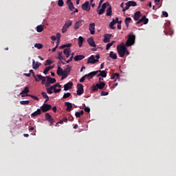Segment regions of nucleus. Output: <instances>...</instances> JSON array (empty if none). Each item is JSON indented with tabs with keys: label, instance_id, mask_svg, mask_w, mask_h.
I'll list each match as a JSON object with an SVG mask.
<instances>
[{
	"label": "nucleus",
	"instance_id": "1",
	"mask_svg": "<svg viewBox=\"0 0 176 176\" xmlns=\"http://www.w3.org/2000/svg\"><path fill=\"white\" fill-rule=\"evenodd\" d=\"M135 41V36L133 34H129L125 44L124 43H121L117 46V52L120 57L123 58L124 56H129V54H130V52H129V50H127V47H126V46H133V45H134Z\"/></svg>",
	"mask_w": 176,
	"mask_h": 176
},
{
	"label": "nucleus",
	"instance_id": "2",
	"mask_svg": "<svg viewBox=\"0 0 176 176\" xmlns=\"http://www.w3.org/2000/svg\"><path fill=\"white\" fill-rule=\"evenodd\" d=\"M98 60H100V54L92 55L88 58L87 63L96 64V63H98Z\"/></svg>",
	"mask_w": 176,
	"mask_h": 176
},
{
	"label": "nucleus",
	"instance_id": "3",
	"mask_svg": "<svg viewBox=\"0 0 176 176\" xmlns=\"http://www.w3.org/2000/svg\"><path fill=\"white\" fill-rule=\"evenodd\" d=\"M56 74L59 76H62L61 80H64V79H65V78H67L68 77V74L67 73H65L64 70H63V69L60 67H58L57 68Z\"/></svg>",
	"mask_w": 176,
	"mask_h": 176
},
{
	"label": "nucleus",
	"instance_id": "4",
	"mask_svg": "<svg viewBox=\"0 0 176 176\" xmlns=\"http://www.w3.org/2000/svg\"><path fill=\"white\" fill-rule=\"evenodd\" d=\"M108 6H109V3L108 2L104 3L102 7L100 6H100H98V10H96L98 14H102L105 12V9H107Z\"/></svg>",
	"mask_w": 176,
	"mask_h": 176
},
{
	"label": "nucleus",
	"instance_id": "5",
	"mask_svg": "<svg viewBox=\"0 0 176 176\" xmlns=\"http://www.w3.org/2000/svg\"><path fill=\"white\" fill-rule=\"evenodd\" d=\"M71 25H72V21H67L62 28L63 34H65V32L68 30V28H69V27H71Z\"/></svg>",
	"mask_w": 176,
	"mask_h": 176
},
{
	"label": "nucleus",
	"instance_id": "6",
	"mask_svg": "<svg viewBox=\"0 0 176 176\" xmlns=\"http://www.w3.org/2000/svg\"><path fill=\"white\" fill-rule=\"evenodd\" d=\"M111 79H115L114 80V85L113 86L115 87H118V82H116L117 81H120V74L119 73H115L113 74V75L111 76Z\"/></svg>",
	"mask_w": 176,
	"mask_h": 176
},
{
	"label": "nucleus",
	"instance_id": "7",
	"mask_svg": "<svg viewBox=\"0 0 176 176\" xmlns=\"http://www.w3.org/2000/svg\"><path fill=\"white\" fill-rule=\"evenodd\" d=\"M58 59L60 60L58 62V67H60L61 65H64L65 63L63 62L61 60H65V56H63V52H59L58 54Z\"/></svg>",
	"mask_w": 176,
	"mask_h": 176
},
{
	"label": "nucleus",
	"instance_id": "8",
	"mask_svg": "<svg viewBox=\"0 0 176 176\" xmlns=\"http://www.w3.org/2000/svg\"><path fill=\"white\" fill-rule=\"evenodd\" d=\"M45 118L46 119V120L47 122H49L50 123L51 125H53V124H54V122H55L54 119H53L52 118V116L48 113H45Z\"/></svg>",
	"mask_w": 176,
	"mask_h": 176
},
{
	"label": "nucleus",
	"instance_id": "9",
	"mask_svg": "<svg viewBox=\"0 0 176 176\" xmlns=\"http://www.w3.org/2000/svg\"><path fill=\"white\" fill-rule=\"evenodd\" d=\"M45 118L46 119V120L47 122H49L50 123L51 125H53V124H54V122H55L54 119H53L52 118V116L48 113H45Z\"/></svg>",
	"mask_w": 176,
	"mask_h": 176
},
{
	"label": "nucleus",
	"instance_id": "10",
	"mask_svg": "<svg viewBox=\"0 0 176 176\" xmlns=\"http://www.w3.org/2000/svg\"><path fill=\"white\" fill-rule=\"evenodd\" d=\"M52 109V105L49 104H44L43 107H41V110L43 113H46L47 111H50Z\"/></svg>",
	"mask_w": 176,
	"mask_h": 176
},
{
	"label": "nucleus",
	"instance_id": "11",
	"mask_svg": "<svg viewBox=\"0 0 176 176\" xmlns=\"http://www.w3.org/2000/svg\"><path fill=\"white\" fill-rule=\"evenodd\" d=\"M82 10H85V12H90L91 6L90 3L89 1H86L82 5Z\"/></svg>",
	"mask_w": 176,
	"mask_h": 176
},
{
	"label": "nucleus",
	"instance_id": "12",
	"mask_svg": "<svg viewBox=\"0 0 176 176\" xmlns=\"http://www.w3.org/2000/svg\"><path fill=\"white\" fill-rule=\"evenodd\" d=\"M84 93L83 85L82 84L77 85V94L78 96H82Z\"/></svg>",
	"mask_w": 176,
	"mask_h": 176
},
{
	"label": "nucleus",
	"instance_id": "13",
	"mask_svg": "<svg viewBox=\"0 0 176 176\" xmlns=\"http://www.w3.org/2000/svg\"><path fill=\"white\" fill-rule=\"evenodd\" d=\"M89 30L90 31L91 35H94V34H96V24L94 23H90Z\"/></svg>",
	"mask_w": 176,
	"mask_h": 176
},
{
	"label": "nucleus",
	"instance_id": "14",
	"mask_svg": "<svg viewBox=\"0 0 176 176\" xmlns=\"http://www.w3.org/2000/svg\"><path fill=\"white\" fill-rule=\"evenodd\" d=\"M72 87H73V82H69L66 83L65 85H63V89H64L63 90H65V91H67L69 89H71Z\"/></svg>",
	"mask_w": 176,
	"mask_h": 176
},
{
	"label": "nucleus",
	"instance_id": "15",
	"mask_svg": "<svg viewBox=\"0 0 176 176\" xmlns=\"http://www.w3.org/2000/svg\"><path fill=\"white\" fill-rule=\"evenodd\" d=\"M148 19H146V17L145 16H143L142 17L141 19H140L137 23L136 24H142V23L144 24H148Z\"/></svg>",
	"mask_w": 176,
	"mask_h": 176
},
{
	"label": "nucleus",
	"instance_id": "16",
	"mask_svg": "<svg viewBox=\"0 0 176 176\" xmlns=\"http://www.w3.org/2000/svg\"><path fill=\"white\" fill-rule=\"evenodd\" d=\"M87 43L91 47H96V42L94 41V38H93V37H90L87 39Z\"/></svg>",
	"mask_w": 176,
	"mask_h": 176
},
{
	"label": "nucleus",
	"instance_id": "17",
	"mask_svg": "<svg viewBox=\"0 0 176 176\" xmlns=\"http://www.w3.org/2000/svg\"><path fill=\"white\" fill-rule=\"evenodd\" d=\"M112 37V34H106L104 35V40L103 42H104V43H108V42H109V41H111V38Z\"/></svg>",
	"mask_w": 176,
	"mask_h": 176
},
{
	"label": "nucleus",
	"instance_id": "18",
	"mask_svg": "<svg viewBox=\"0 0 176 176\" xmlns=\"http://www.w3.org/2000/svg\"><path fill=\"white\" fill-rule=\"evenodd\" d=\"M82 21H83L79 20L75 23L74 27V30H79L80 27H82Z\"/></svg>",
	"mask_w": 176,
	"mask_h": 176
},
{
	"label": "nucleus",
	"instance_id": "19",
	"mask_svg": "<svg viewBox=\"0 0 176 176\" xmlns=\"http://www.w3.org/2000/svg\"><path fill=\"white\" fill-rule=\"evenodd\" d=\"M63 54H65V57L68 58L69 56H71V49L70 48H65L63 50Z\"/></svg>",
	"mask_w": 176,
	"mask_h": 176
},
{
	"label": "nucleus",
	"instance_id": "20",
	"mask_svg": "<svg viewBox=\"0 0 176 176\" xmlns=\"http://www.w3.org/2000/svg\"><path fill=\"white\" fill-rule=\"evenodd\" d=\"M98 73V71H94L87 75H85V77H89V79H91L93 77L97 75Z\"/></svg>",
	"mask_w": 176,
	"mask_h": 176
},
{
	"label": "nucleus",
	"instance_id": "21",
	"mask_svg": "<svg viewBox=\"0 0 176 176\" xmlns=\"http://www.w3.org/2000/svg\"><path fill=\"white\" fill-rule=\"evenodd\" d=\"M67 4L68 6L69 10H74V9H75V7L74 6V3L71 0H67Z\"/></svg>",
	"mask_w": 176,
	"mask_h": 176
},
{
	"label": "nucleus",
	"instance_id": "22",
	"mask_svg": "<svg viewBox=\"0 0 176 176\" xmlns=\"http://www.w3.org/2000/svg\"><path fill=\"white\" fill-rule=\"evenodd\" d=\"M65 106L67 107L66 109V111L68 112H70L72 111V109L73 108V105L69 102H65Z\"/></svg>",
	"mask_w": 176,
	"mask_h": 176
},
{
	"label": "nucleus",
	"instance_id": "23",
	"mask_svg": "<svg viewBox=\"0 0 176 176\" xmlns=\"http://www.w3.org/2000/svg\"><path fill=\"white\" fill-rule=\"evenodd\" d=\"M46 79H47L46 82H47V83H50V84H52V85L56 83V79L55 78H51L50 76H47Z\"/></svg>",
	"mask_w": 176,
	"mask_h": 176
},
{
	"label": "nucleus",
	"instance_id": "24",
	"mask_svg": "<svg viewBox=\"0 0 176 176\" xmlns=\"http://www.w3.org/2000/svg\"><path fill=\"white\" fill-rule=\"evenodd\" d=\"M140 17H141V12L138 11L134 14L133 19L135 21H138V20H140Z\"/></svg>",
	"mask_w": 176,
	"mask_h": 176
},
{
	"label": "nucleus",
	"instance_id": "25",
	"mask_svg": "<svg viewBox=\"0 0 176 176\" xmlns=\"http://www.w3.org/2000/svg\"><path fill=\"white\" fill-rule=\"evenodd\" d=\"M26 96H30L32 99H34V100L39 101V98L38 97H36V96H34L32 94H25V95H22L21 96L22 98H24V97H26Z\"/></svg>",
	"mask_w": 176,
	"mask_h": 176
},
{
	"label": "nucleus",
	"instance_id": "26",
	"mask_svg": "<svg viewBox=\"0 0 176 176\" xmlns=\"http://www.w3.org/2000/svg\"><path fill=\"white\" fill-rule=\"evenodd\" d=\"M41 113H42V111H41V109H37V111L32 113L31 116L32 118H34V117H36L37 116H40Z\"/></svg>",
	"mask_w": 176,
	"mask_h": 176
},
{
	"label": "nucleus",
	"instance_id": "27",
	"mask_svg": "<svg viewBox=\"0 0 176 176\" xmlns=\"http://www.w3.org/2000/svg\"><path fill=\"white\" fill-rule=\"evenodd\" d=\"M30 92V88L28 87H25L24 89L22 91V92L20 93L19 95L25 96L24 94H28V93Z\"/></svg>",
	"mask_w": 176,
	"mask_h": 176
},
{
	"label": "nucleus",
	"instance_id": "28",
	"mask_svg": "<svg viewBox=\"0 0 176 176\" xmlns=\"http://www.w3.org/2000/svg\"><path fill=\"white\" fill-rule=\"evenodd\" d=\"M108 8L107 9V13H106V16H112V8L111 7V6H107Z\"/></svg>",
	"mask_w": 176,
	"mask_h": 176
},
{
	"label": "nucleus",
	"instance_id": "29",
	"mask_svg": "<svg viewBox=\"0 0 176 176\" xmlns=\"http://www.w3.org/2000/svg\"><path fill=\"white\" fill-rule=\"evenodd\" d=\"M98 73L100 72V74L98 75V76H101L102 78L107 77V72L105 71H101V70H97Z\"/></svg>",
	"mask_w": 176,
	"mask_h": 176
},
{
	"label": "nucleus",
	"instance_id": "30",
	"mask_svg": "<svg viewBox=\"0 0 176 176\" xmlns=\"http://www.w3.org/2000/svg\"><path fill=\"white\" fill-rule=\"evenodd\" d=\"M83 58H85V56L77 55L74 57V61H80V60H83Z\"/></svg>",
	"mask_w": 176,
	"mask_h": 176
},
{
	"label": "nucleus",
	"instance_id": "31",
	"mask_svg": "<svg viewBox=\"0 0 176 176\" xmlns=\"http://www.w3.org/2000/svg\"><path fill=\"white\" fill-rule=\"evenodd\" d=\"M109 56L111 57V58H113V60H116V58H118V55L116 54V53L112 51L110 52Z\"/></svg>",
	"mask_w": 176,
	"mask_h": 176
},
{
	"label": "nucleus",
	"instance_id": "32",
	"mask_svg": "<svg viewBox=\"0 0 176 176\" xmlns=\"http://www.w3.org/2000/svg\"><path fill=\"white\" fill-rule=\"evenodd\" d=\"M96 85L99 88V89H102L105 87V82H100L99 84L97 83Z\"/></svg>",
	"mask_w": 176,
	"mask_h": 176
},
{
	"label": "nucleus",
	"instance_id": "33",
	"mask_svg": "<svg viewBox=\"0 0 176 176\" xmlns=\"http://www.w3.org/2000/svg\"><path fill=\"white\" fill-rule=\"evenodd\" d=\"M83 41H85V39H83L82 36H79L78 37V46H79V47H82V45H83Z\"/></svg>",
	"mask_w": 176,
	"mask_h": 176
},
{
	"label": "nucleus",
	"instance_id": "34",
	"mask_svg": "<svg viewBox=\"0 0 176 176\" xmlns=\"http://www.w3.org/2000/svg\"><path fill=\"white\" fill-rule=\"evenodd\" d=\"M41 96H43V98L46 99V101H45V103H46L47 101H49L50 98L48 97V95L46 94V92H41Z\"/></svg>",
	"mask_w": 176,
	"mask_h": 176
},
{
	"label": "nucleus",
	"instance_id": "35",
	"mask_svg": "<svg viewBox=\"0 0 176 176\" xmlns=\"http://www.w3.org/2000/svg\"><path fill=\"white\" fill-rule=\"evenodd\" d=\"M115 24H116V21H115V19H113V21L109 23V27L111 30H115Z\"/></svg>",
	"mask_w": 176,
	"mask_h": 176
},
{
	"label": "nucleus",
	"instance_id": "36",
	"mask_svg": "<svg viewBox=\"0 0 176 176\" xmlns=\"http://www.w3.org/2000/svg\"><path fill=\"white\" fill-rule=\"evenodd\" d=\"M44 26L43 25H39L36 27L37 32H42L43 31Z\"/></svg>",
	"mask_w": 176,
	"mask_h": 176
},
{
	"label": "nucleus",
	"instance_id": "37",
	"mask_svg": "<svg viewBox=\"0 0 176 176\" xmlns=\"http://www.w3.org/2000/svg\"><path fill=\"white\" fill-rule=\"evenodd\" d=\"M53 67H47L46 69H44L43 74L45 75H47V74L49 72L50 70L52 69Z\"/></svg>",
	"mask_w": 176,
	"mask_h": 176
},
{
	"label": "nucleus",
	"instance_id": "38",
	"mask_svg": "<svg viewBox=\"0 0 176 176\" xmlns=\"http://www.w3.org/2000/svg\"><path fill=\"white\" fill-rule=\"evenodd\" d=\"M30 103V100L20 101V104H21V105H28Z\"/></svg>",
	"mask_w": 176,
	"mask_h": 176
},
{
	"label": "nucleus",
	"instance_id": "39",
	"mask_svg": "<svg viewBox=\"0 0 176 176\" xmlns=\"http://www.w3.org/2000/svg\"><path fill=\"white\" fill-rule=\"evenodd\" d=\"M29 72H30V74H32V77H34L35 78V81L39 82V80L36 78V74H34V72L32 69L30 70Z\"/></svg>",
	"mask_w": 176,
	"mask_h": 176
},
{
	"label": "nucleus",
	"instance_id": "40",
	"mask_svg": "<svg viewBox=\"0 0 176 176\" xmlns=\"http://www.w3.org/2000/svg\"><path fill=\"white\" fill-rule=\"evenodd\" d=\"M32 61H33L32 67H41V63L36 62L35 63V60H34V59L32 60Z\"/></svg>",
	"mask_w": 176,
	"mask_h": 176
},
{
	"label": "nucleus",
	"instance_id": "41",
	"mask_svg": "<svg viewBox=\"0 0 176 176\" xmlns=\"http://www.w3.org/2000/svg\"><path fill=\"white\" fill-rule=\"evenodd\" d=\"M131 21V18L127 17L125 19V24L126 27H129V24H130V22Z\"/></svg>",
	"mask_w": 176,
	"mask_h": 176
},
{
	"label": "nucleus",
	"instance_id": "42",
	"mask_svg": "<svg viewBox=\"0 0 176 176\" xmlns=\"http://www.w3.org/2000/svg\"><path fill=\"white\" fill-rule=\"evenodd\" d=\"M63 72L65 73V74H67V76H69V74H70V72H71V67H67L65 69V70H63Z\"/></svg>",
	"mask_w": 176,
	"mask_h": 176
},
{
	"label": "nucleus",
	"instance_id": "43",
	"mask_svg": "<svg viewBox=\"0 0 176 176\" xmlns=\"http://www.w3.org/2000/svg\"><path fill=\"white\" fill-rule=\"evenodd\" d=\"M54 63L53 60L52 59H47L45 62V65H52V64Z\"/></svg>",
	"mask_w": 176,
	"mask_h": 176
},
{
	"label": "nucleus",
	"instance_id": "44",
	"mask_svg": "<svg viewBox=\"0 0 176 176\" xmlns=\"http://www.w3.org/2000/svg\"><path fill=\"white\" fill-rule=\"evenodd\" d=\"M126 7L122 9V12H125L126 10H129V9H130V4L129 3V2L126 3Z\"/></svg>",
	"mask_w": 176,
	"mask_h": 176
},
{
	"label": "nucleus",
	"instance_id": "45",
	"mask_svg": "<svg viewBox=\"0 0 176 176\" xmlns=\"http://www.w3.org/2000/svg\"><path fill=\"white\" fill-rule=\"evenodd\" d=\"M71 96V93L67 92V93H65V94H63V98L65 99V98H70Z\"/></svg>",
	"mask_w": 176,
	"mask_h": 176
},
{
	"label": "nucleus",
	"instance_id": "46",
	"mask_svg": "<svg viewBox=\"0 0 176 176\" xmlns=\"http://www.w3.org/2000/svg\"><path fill=\"white\" fill-rule=\"evenodd\" d=\"M52 89H56L57 87L61 88V85L57 82L56 84L54 85V86L50 87Z\"/></svg>",
	"mask_w": 176,
	"mask_h": 176
},
{
	"label": "nucleus",
	"instance_id": "47",
	"mask_svg": "<svg viewBox=\"0 0 176 176\" xmlns=\"http://www.w3.org/2000/svg\"><path fill=\"white\" fill-rule=\"evenodd\" d=\"M113 43H115V41H112V42L108 43L106 46V50H109V47H111V46H112L113 45Z\"/></svg>",
	"mask_w": 176,
	"mask_h": 176
},
{
	"label": "nucleus",
	"instance_id": "48",
	"mask_svg": "<svg viewBox=\"0 0 176 176\" xmlns=\"http://www.w3.org/2000/svg\"><path fill=\"white\" fill-rule=\"evenodd\" d=\"M72 46V44L63 45L59 47V49H64L65 47H71Z\"/></svg>",
	"mask_w": 176,
	"mask_h": 176
},
{
	"label": "nucleus",
	"instance_id": "49",
	"mask_svg": "<svg viewBox=\"0 0 176 176\" xmlns=\"http://www.w3.org/2000/svg\"><path fill=\"white\" fill-rule=\"evenodd\" d=\"M53 89L54 88H52V87L46 88V91H47V94H53V92H52Z\"/></svg>",
	"mask_w": 176,
	"mask_h": 176
},
{
	"label": "nucleus",
	"instance_id": "50",
	"mask_svg": "<svg viewBox=\"0 0 176 176\" xmlns=\"http://www.w3.org/2000/svg\"><path fill=\"white\" fill-rule=\"evenodd\" d=\"M128 3H129V6H137V3L135 1H128Z\"/></svg>",
	"mask_w": 176,
	"mask_h": 176
},
{
	"label": "nucleus",
	"instance_id": "51",
	"mask_svg": "<svg viewBox=\"0 0 176 176\" xmlns=\"http://www.w3.org/2000/svg\"><path fill=\"white\" fill-rule=\"evenodd\" d=\"M55 38H56L57 42H60V39L61 38V34L60 33H57Z\"/></svg>",
	"mask_w": 176,
	"mask_h": 176
},
{
	"label": "nucleus",
	"instance_id": "52",
	"mask_svg": "<svg viewBox=\"0 0 176 176\" xmlns=\"http://www.w3.org/2000/svg\"><path fill=\"white\" fill-rule=\"evenodd\" d=\"M36 77L37 80H41L44 78H47V77L43 76L42 75H36L35 76Z\"/></svg>",
	"mask_w": 176,
	"mask_h": 176
},
{
	"label": "nucleus",
	"instance_id": "53",
	"mask_svg": "<svg viewBox=\"0 0 176 176\" xmlns=\"http://www.w3.org/2000/svg\"><path fill=\"white\" fill-rule=\"evenodd\" d=\"M34 47H36L37 49H42V47H43V45H42V44L41 43H36L34 45Z\"/></svg>",
	"mask_w": 176,
	"mask_h": 176
},
{
	"label": "nucleus",
	"instance_id": "54",
	"mask_svg": "<svg viewBox=\"0 0 176 176\" xmlns=\"http://www.w3.org/2000/svg\"><path fill=\"white\" fill-rule=\"evenodd\" d=\"M58 5L60 7L64 6V1H63V0H58Z\"/></svg>",
	"mask_w": 176,
	"mask_h": 176
},
{
	"label": "nucleus",
	"instance_id": "55",
	"mask_svg": "<svg viewBox=\"0 0 176 176\" xmlns=\"http://www.w3.org/2000/svg\"><path fill=\"white\" fill-rule=\"evenodd\" d=\"M99 88L96 85H93V87H91L92 91H96Z\"/></svg>",
	"mask_w": 176,
	"mask_h": 176
},
{
	"label": "nucleus",
	"instance_id": "56",
	"mask_svg": "<svg viewBox=\"0 0 176 176\" xmlns=\"http://www.w3.org/2000/svg\"><path fill=\"white\" fill-rule=\"evenodd\" d=\"M84 111L89 113L90 112V109L85 105Z\"/></svg>",
	"mask_w": 176,
	"mask_h": 176
},
{
	"label": "nucleus",
	"instance_id": "57",
	"mask_svg": "<svg viewBox=\"0 0 176 176\" xmlns=\"http://www.w3.org/2000/svg\"><path fill=\"white\" fill-rule=\"evenodd\" d=\"M53 91L55 94H58V93L61 91V89H57L55 88V89H53Z\"/></svg>",
	"mask_w": 176,
	"mask_h": 176
},
{
	"label": "nucleus",
	"instance_id": "58",
	"mask_svg": "<svg viewBox=\"0 0 176 176\" xmlns=\"http://www.w3.org/2000/svg\"><path fill=\"white\" fill-rule=\"evenodd\" d=\"M162 16H164V17H168V13H167L166 11H164L162 12Z\"/></svg>",
	"mask_w": 176,
	"mask_h": 176
},
{
	"label": "nucleus",
	"instance_id": "59",
	"mask_svg": "<svg viewBox=\"0 0 176 176\" xmlns=\"http://www.w3.org/2000/svg\"><path fill=\"white\" fill-rule=\"evenodd\" d=\"M108 94H109L108 92H105V91H102V92H100V96H107Z\"/></svg>",
	"mask_w": 176,
	"mask_h": 176
},
{
	"label": "nucleus",
	"instance_id": "60",
	"mask_svg": "<svg viewBox=\"0 0 176 176\" xmlns=\"http://www.w3.org/2000/svg\"><path fill=\"white\" fill-rule=\"evenodd\" d=\"M82 115L78 111L75 113L76 118H80Z\"/></svg>",
	"mask_w": 176,
	"mask_h": 176
},
{
	"label": "nucleus",
	"instance_id": "61",
	"mask_svg": "<svg viewBox=\"0 0 176 176\" xmlns=\"http://www.w3.org/2000/svg\"><path fill=\"white\" fill-rule=\"evenodd\" d=\"M85 76H82L81 78H80V82H81V83H82L85 80Z\"/></svg>",
	"mask_w": 176,
	"mask_h": 176
},
{
	"label": "nucleus",
	"instance_id": "62",
	"mask_svg": "<svg viewBox=\"0 0 176 176\" xmlns=\"http://www.w3.org/2000/svg\"><path fill=\"white\" fill-rule=\"evenodd\" d=\"M46 79H47V78H45L44 79L40 80H41V85H45V83L46 82Z\"/></svg>",
	"mask_w": 176,
	"mask_h": 176
},
{
	"label": "nucleus",
	"instance_id": "63",
	"mask_svg": "<svg viewBox=\"0 0 176 176\" xmlns=\"http://www.w3.org/2000/svg\"><path fill=\"white\" fill-rule=\"evenodd\" d=\"M61 121H63V122L65 123H67L68 120H67V118H63Z\"/></svg>",
	"mask_w": 176,
	"mask_h": 176
},
{
	"label": "nucleus",
	"instance_id": "64",
	"mask_svg": "<svg viewBox=\"0 0 176 176\" xmlns=\"http://www.w3.org/2000/svg\"><path fill=\"white\" fill-rule=\"evenodd\" d=\"M44 85H45V87L48 88L49 87H50V85H52V84L46 82V83H45Z\"/></svg>",
	"mask_w": 176,
	"mask_h": 176
}]
</instances>
